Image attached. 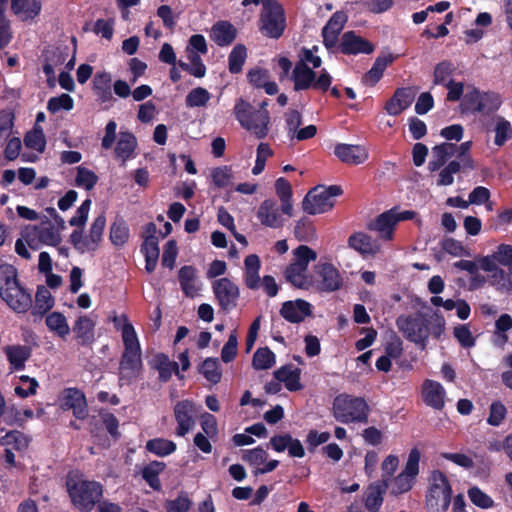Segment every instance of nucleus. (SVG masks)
<instances>
[{
	"label": "nucleus",
	"instance_id": "1",
	"mask_svg": "<svg viewBox=\"0 0 512 512\" xmlns=\"http://www.w3.org/2000/svg\"><path fill=\"white\" fill-rule=\"evenodd\" d=\"M124 350L119 362V380L131 383L142 369V352L137 333L132 323L121 328Z\"/></svg>",
	"mask_w": 512,
	"mask_h": 512
},
{
	"label": "nucleus",
	"instance_id": "2",
	"mask_svg": "<svg viewBox=\"0 0 512 512\" xmlns=\"http://www.w3.org/2000/svg\"><path fill=\"white\" fill-rule=\"evenodd\" d=\"M0 296L17 313H26L32 307V297L19 283L17 269L0 264Z\"/></svg>",
	"mask_w": 512,
	"mask_h": 512
},
{
	"label": "nucleus",
	"instance_id": "3",
	"mask_svg": "<svg viewBox=\"0 0 512 512\" xmlns=\"http://www.w3.org/2000/svg\"><path fill=\"white\" fill-rule=\"evenodd\" d=\"M502 105L499 93L494 91L481 92L477 87L468 86L460 104L459 112L462 115L483 114L490 115Z\"/></svg>",
	"mask_w": 512,
	"mask_h": 512
},
{
	"label": "nucleus",
	"instance_id": "4",
	"mask_svg": "<svg viewBox=\"0 0 512 512\" xmlns=\"http://www.w3.org/2000/svg\"><path fill=\"white\" fill-rule=\"evenodd\" d=\"M233 112L241 127L249 131L257 139H263L268 135L270 124L269 112L257 111L251 103L243 98L236 100Z\"/></svg>",
	"mask_w": 512,
	"mask_h": 512
},
{
	"label": "nucleus",
	"instance_id": "5",
	"mask_svg": "<svg viewBox=\"0 0 512 512\" xmlns=\"http://www.w3.org/2000/svg\"><path fill=\"white\" fill-rule=\"evenodd\" d=\"M369 411V405L363 397L340 394L333 401V416L343 424L367 423Z\"/></svg>",
	"mask_w": 512,
	"mask_h": 512
},
{
	"label": "nucleus",
	"instance_id": "6",
	"mask_svg": "<svg viewBox=\"0 0 512 512\" xmlns=\"http://www.w3.org/2000/svg\"><path fill=\"white\" fill-rule=\"evenodd\" d=\"M66 486L73 505L82 512H91L103 495V486L97 481L69 477Z\"/></svg>",
	"mask_w": 512,
	"mask_h": 512
},
{
	"label": "nucleus",
	"instance_id": "7",
	"mask_svg": "<svg viewBox=\"0 0 512 512\" xmlns=\"http://www.w3.org/2000/svg\"><path fill=\"white\" fill-rule=\"evenodd\" d=\"M291 80L296 92L313 89L325 93L329 90L333 78L326 69H322L317 76L316 72L306 63L296 62Z\"/></svg>",
	"mask_w": 512,
	"mask_h": 512
},
{
	"label": "nucleus",
	"instance_id": "8",
	"mask_svg": "<svg viewBox=\"0 0 512 512\" xmlns=\"http://www.w3.org/2000/svg\"><path fill=\"white\" fill-rule=\"evenodd\" d=\"M259 18L260 32L272 39H279L286 28V16L283 6L277 0H262Z\"/></svg>",
	"mask_w": 512,
	"mask_h": 512
},
{
	"label": "nucleus",
	"instance_id": "9",
	"mask_svg": "<svg viewBox=\"0 0 512 512\" xmlns=\"http://www.w3.org/2000/svg\"><path fill=\"white\" fill-rule=\"evenodd\" d=\"M452 488L447 476L434 470L430 476V486L426 495V507L430 512H446L450 506Z\"/></svg>",
	"mask_w": 512,
	"mask_h": 512
},
{
	"label": "nucleus",
	"instance_id": "10",
	"mask_svg": "<svg viewBox=\"0 0 512 512\" xmlns=\"http://www.w3.org/2000/svg\"><path fill=\"white\" fill-rule=\"evenodd\" d=\"M339 185L316 186L312 188L302 201V209L309 215L322 214L330 211L334 205V197L342 195Z\"/></svg>",
	"mask_w": 512,
	"mask_h": 512
},
{
	"label": "nucleus",
	"instance_id": "11",
	"mask_svg": "<svg viewBox=\"0 0 512 512\" xmlns=\"http://www.w3.org/2000/svg\"><path fill=\"white\" fill-rule=\"evenodd\" d=\"M396 325L404 337L421 346L426 347L429 338V319L421 312L411 315H400Z\"/></svg>",
	"mask_w": 512,
	"mask_h": 512
},
{
	"label": "nucleus",
	"instance_id": "12",
	"mask_svg": "<svg viewBox=\"0 0 512 512\" xmlns=\"http://www.w3.org/2000/svg\"><path fill=\"white\" fill-rule=\"evenodd\" d=\"M212 290L220 310L228 313L237 307L240 290L232 280L226 277L217 279L212 283Z\"/></svg>",
	"mask_w": 512,
	"mask_h": 512
},
{
	"label": "nucleus",
	"instance_id": "13",
	"mask_svg": "<svg viewBox=\"0 0 512 512\" xmlns=\"http://www.w3.org/2000/svg\"><path fill=\"white\" fill-rule=\"evenodd\" d=\"M375 46L369 40L358 35L355 31L344 32L339 42L336 44L332 53H342L343 55L371 54Z\"/></svg>",
	"mask_w": 512,
	"mask_h": 512
},
{
	"label": "nucleus",
	"instance_id": "14",
	"mask_svg": "<svg viewBox=\"0 0 512 512\" xmlns=\"http://www.w3.org/2000/svg\"><path fill=\"white\" fill-rule=\"evenodd\" d=\"M60 408L63 411L71 410L78 420L88 417V403L84 392L76 387L65 388L59 397Z\"/></svg>",
	"mask_w": 512,
	"mask_h": 512
},
{
	"label": "nucleus",
	"instance_id": "15",
	"mask_svg": "<svg viewBox=\"0 0 512 512\" xmlns=\"http://www.w3.org/2000/svg\"><path fill=\"white\" fill-rule=\"evenodd\" d=\"M347 20L348 16L344 11H336L322 28V42L329 52H333L336 44L339 42V36Z\"/></svg>",
	"mask_w": 512,
	"mask_h": 512
},
{
	"label": "nucleus",
	"instance_id": "16",
	"mask_svg": "<svg viewBox=\"0 0 512 512\" xmlns=\"http://www.w3.org/2000/svg\"><path fill=\"white\" fill-rule=\"evenodd\" d=\"M174 417L177 422L176 435L185 436L195 425V403L188 399L178 401L174 406Z\"/></svg>",
	"mask_w": 512,
	"mask_h": 512
},
{
	"label": "nucleus",
	"instance_id": "17",
	"mask_svg": "<svg viewBox=\"0 0 512 512\" xmlns=\"http://www.w3.org/2000/svg\"><path fill=\"white\" fill-rule=\"evenodd\" d=\"M319 277L318 289L322 292H334L343 285V278L338 269L331 263H320L315 267Z\"/></svg>",
	"mask_w": 512,
	"mask_h": 512
},
{
	"label": "nucleus",
	"instance_id": "18",
	"mask_svg": "<svg viewBox=\"0 0 512 512\" xmlns=\"http://www.w3.org/2000/svg\"><path fill=\"white\" fill-rule=\"evenodd\" d=\"M421 398L426 406L441 411L445 407L446 390L440 382L426 379L422 383Z\"/></svg>",
	"mask_w": 512,
	"mask_h": 512
},
{
	"label": "nucleus",
	"instance_id": "19",
	"mask_svg": "<svg viewBox=\"0 0 512 512\" xmlns=\"http://www.w3.org/2000/svg\"><path fill=\"white\" fill-rule=\"evenodd\" d=\"M269 445L278 453H282L287 450L288 455L292 458H303L305 456V449L301 441L297 438H293L290 433L272 436L270 438Z\"/></svg>",
	"mask_w": 512,
	"mask_h": 512
},
{
	"label": "nucleus",
	"instance_id": "20",
	"mask_svg": "<svg viewBox=\"0 0 512 512\" xmlns=\"http://www.w3.org/2000/svg\"><path fill=\"white\" fill-rule=\"evenodd\" d=\"M280 315L290 323H301L312 315V305L303 299L289 300L282 304Z\"/></svg>",
	"mask_w": 512,
	"mask_h": 512
},
{
	"label": "nucleus",
	"instance_id": "21",
	"mask_svg": "<svg viewBox=\"0 0 512 512\" xmlns=\"http://www.w3.org/2000/svg\"><path fill=\"white\" fill-rule=\"evenodd\" d=\"M256 216L260 223L266 227L278 229L284 225L279 207L276 201L272 199H266L260 204Z\"/></svg>",
	"mask_w": 512,
	"mask_h": 512
},
{
	"label": "nucleus",
	"instance_id": "22",
	"mask_svg": "<svg viewBox=\"0 0 512 512\" xmlns=\"http://www.w3.org/2000/svg\"><path fill=\"white\" fill-rule=\"evenodd\" d=\"M414 98L415 92L411 87L397 88L386 102L385 110L389 115L398 116L412 104Z\"/></svg>",
	"mask_w": 512,
	"mask_h": 512
},
{
	"label": "nucleus",
	"instance_id": "23",
	"mask_svg": "<svg viewBox=\"0 0 512 512\" xmlns=\"http://www.w3.org/2000/svg\"><path fill=\"white\" fill-rule=\"evenodd\" d=\"M337 158L349 165H359L368 159V152L365 147L353 144H337L334 148Z\"/></svg>",
	"mask_w": 512,
	"mask_h": 512
},
{
	"label": "nucleus",
	"instance_id": "24",
	"mask_svg": "<svg viewBox=\"0 0 512 512\" xmlns=\"http://www.w3.org/2000/svg\"><path fill=\"white\" fill-rule=\"evenodd\" d=\"M392 53H382L374 61L372 67L363 75L362 82L367 86H375L382 78L387 66L396 60Z\"/></svg>",
	"mask_w": 512,
	"mask_h": 512
},
{
	"label": "nucleus",
	"instance_id": "25",
	"mask_svg": "<svg viewBox=\"0 0 512 512\" xmlns=\"http://www.w3.org/2000/svg\"><path fill=\"white\" fill-rule=\"evenodd\" d=\"M151 368L158 371V379L162 383H167L173 374L179 379H183V375L179 372V365L175 361H170L169 357L164 353H158L151 361Z\"/></svg>",
	"mask_w": 512,
	"mask_h": 512
},
{
	"label": "nucleus",
	"instance_id": "26",
	"mask_svg": "<svg viewBox=\"0 0 512 512\" xmlns=\"http://www.w3.org/2000/svg\"><path fill=\"white\" fill-rule=\"evenodd\" d=\"M237 36L236 28L226 20L217 21L211 28L210 37L220 47L231 45Z\"/></svg>",
	"mask_w": 512,
	"mask_h": 512
},
{
	"label": "nucleus",
	"instance_id": "27",
	"mask_svg": "<svg viewBox=\"0 0 512 512\" xmlns=\"http://www.w3.org/2000/svg\"><path fill=\"white\" fill-rule=\"evenodd\" d=\"M394 214L395 208L381 213L373 222L368 224V229L379 232L381 238L385 240L392 239L393 230L397 224V219H395Z\"/></svg>",
	"mask_w": 512,
	"mask_h": 512
},
{
	"label": "nucleus",
	"instance_id": "28",
	"mask_svg": "<svg viewBox=\"0 0 512 512\" xmlns=\"http://www.w3.org/2000/svg\"><path fill=\"white\" fill-rule=\"evenodd\" d=\"M112 77L109 72H97L93 78V92L101 104L114 102L111 91Z\"/></svg>",
	"mask_w": 512,
	"mask_h": 512
},
{
	"label": "nucleus",
	"instance_id": "29",
	"mask_svg": "<svg viewBox=\"0 0 512 512\" xmlns=\"http://www.w3.org/2000/svg\"><path fill=\"white\" fill-rule=\"evenodd\" d=\"M244 283L248 289L257 290L261 286L259 270L261 261L258 255L250 254L244 259Z\"/></svg>",
	"mask_w": 512,
	"mask_h": 512
},
{
	"label": "nucleus",
	"instance_id": "30",
	"mask_svg": "<svg viewBox=\"0 0 512 512\" xmlns=\"http://www.w3.org/2000/svg\"><path fill=\"white\" fill-rule=\"evenodd\" d=\"M387 484L372 483L363 493V503L369 512H378L384 501Z\"/></svg>",
	"mask_w": 512,
	"mask_h": 512
},
{
	"label": "nucleus",
	"instance_id": "31",
	"mask_svg": "<svg viewBox=\"0 0 512 512\" xmlns=\"http://www.w3.org/2000/svg\"><path fill=\"white\" fill-rule=\"evenodd\" d=\"M94 321L88 316H79L73 326L76 340L81 346H88L94 342Z\"/></svg>",
	"mask_w": 512,
	"mask_h": 512
},
{
	"label": "nucleus",
	"instance_id": "32",
	"mask_svg": "<svg viewBox=\"0 0 512 512\" xmlns=\"http://www.w3.org/2000/svg\"><path fill=\"white\" fill-rule=\"evenodd\" d=\"M4 352L11 369L20 371L24 369L25 362L31 357L32 349L27 345H8L4 348Z\"/></svg>",
	"mask_w": 512,
	"mask_h": 512
},
{
	"label": "nucleus",
	"instance_id": "33",
	"mask_svg": "<svg viewBox=\"0 0 512 512\" xmlns=\"http://www.w3.org/2000/svg\"><path fill=\"white\" fill-rule=\"evenodd\" d=\"M284 277L287 282L298 289L308 290L312 284L311 276L307 274V270L297 266L292 261L285 268Z\"/></svg>",
	"mask_w": 512,
	"mask_h": 512
},
{
	"label": "nucleus",
	"instance_id": "34",
	"mask_svg": "<svg viewBox=\"0 0 512 512\" xmlns=\"http://www.w3.org/2000/svg\"><path fill=\"white\" fill-rule=\"evenodd\" d=\"M39 0H11V10L22 21L33 20L41 12Z\"/></svg>",
	"mask_w": 512,
	"mask_h": 512
},
{
	"label": "nucleus",
	"instance_id": "35",
	"mask_svg": "<svg viewBox=\"0 0 512 512\" xmlns=\"http://www.w3.org/2000/svg\"><path fill=\"white\" fill-rule=\"evenodd\" d=\"M301 370L293 368L291 364L284 365L274 371V377L279 382H283L289 391H299L303 388L300 383Z\"/></svg>",
	"mask_w": 512,
	"mask_h": 512
},
{
	"label": "nucleus",
	"instance_id": "36",
	"mask_svg": "<svg viewBox=\"0 0 512 512\" xmlns=\"http://www.w3.org/2000/svg\"><path fill=\"white\" fill-rule=\"evenodd\" d=\"M136 148V137L129 131L120 132V136L115 147V154L117 158L122 160L123 166L127 160L135 156Z\"/></svg>",
	"mask_w": 512,
	"mask_h": 512
},
{
	"label": "nucleus",
	"instance_id": "37",
	"mask_svg": "<svg viewBox=\"0 0 512 512\" xmlns=\"http://www.w3.org/2000/svg\"><path fill=\"white\" fill-rule=\"evenodd\" d=\"M196 278L197 270L194 266L185 265L179 269L178 280L185 296L194 298L197 295L199 288L195 285Z\"/></svg>",
	"mask_w": 512,
	"mask_h": 512
},
{
	"label": "nucleus",
	"instance_id": "38",
	"mask_svg": "<svg viewBox=\"0 0 512 512\" xmlns=\"http://www.w3.org/2000/svg\"><path fill=\"white\" fill-rule=\"evenodd\" d=\"M55 304V299L45 286H38L35 295V304L32 307L31 314L41 319Z\"/></svg>",
	"mask_w": 512,
	"mask_h": 512
},
{
	"label": "nucleus",
	"instance_id": "39",
	"mask_svg": "<svg viewBox=\"0 0 512 512\" xmlns=\"http://www.w3.org/2000/svg\"><path fill=\"white\" fill-rule=\"evenodd\" d=\"M348 245L361 255H374L378 251V247L374 244L372 238L363 232H355L350 235Z\"/></svg>",
	"mask_w": 512,
	"mask_h": 512
},
{
	"label": "nucleus",
	"instance_id": "40",
	"mask_svg": "<svg viewBox=\"0 0 512 512\" xmlns=\"http://www.w3.org/2000/svg\"><path fill=\"white\" fill-rule=\"evenodd\" d=\"M166 464L160 461H151L141 470L142 478L154 491H160L162 484L159 475L165 470Z\"/></svg>",
	"mask_w": 512,
	"mask_h": 512
},
{
	"label": "nucleus",
	"instance_id": "41",
	"mask_svg": "<svg viewBox=\"0 0 512 512\" xmlns=\"http://www.w3.org/2000/svg\"><path fill=\"white\" fill-rule=\"evenodd\" d=\"M276 194L281 201V211L283 214L292 216L293 204H292V187L288 180L283 177L278 178L275 181Z\"/></svg>",
	"mask_w": 512,
	"mask_h": 512
},
{
	"label": "nucleus",
	"instance_id": "42",
	"mask_svg": "<svg viewBox=\"0 0 512 512\" xmlns=\"http://www.w3.org/2000/svg\"><path fill=\"white\" fill-rule=\"evenodd\" d=\"M106 225V217L102 213L98 215L92 222L89 234L86 236L88 241V251L93 252L96 251L99 243L102 240L103 231Z\"/></svg>",
	"mask_w": 512,
	"mask_h": 512
},
{
	"label": "nucleus",
	"instance_id": "43",
	"mask_svg": "<svg viewBox=\"0 0 512 512\" xmlns=\"http://www.w3.org/2000/svg\"><path fill=\"white\" fill-rule=\"evenodd\" d=\"M198 371L212 384H218L222 379V370L218 358H206L200 365Z\"/></svg>",
	"mask_w": 512,
	"mask_h": 512
},
{
	"label": "nucleus",
	"instance_id": "44",
	"mask_svg": "<svg viewBox=\"0 0 512 512\" xmlns=\"http://www.w3.org/2000/svg\"><path fill=\"white\" fill-rule=\"evenodd\" d=\"M512 271H505L503 268H499L493 274L488 275V281L490 285L496 288L501 293L510 294L512 292Z\"/></svg>",
	"mask_w": 512,
	"mask_h": 512
},
{
	"label": "nucleus",
	"instance_id": "45",
	"mask_svg": "<svg viewBox=\"0 0 512 512\" xmlns=\"http://www.w3.org/2000/svg\"><path fill=\"white\" fill-rule=\"evenodd\" d=\"M46 325L48 329L54 332L60 338H66L70 333V328L66 317L60 312H52L46 317Z\"/></svg>",
	"mask_w": 512,
	"mask_h": 512
},
{
	"label": "nucleus",
	"instance_id": "46",
	"mask_svg": "<svg viewBox=\"0 0 512 512\" xmlns=\"http://www.w3.org/2000/svg\"><path fill=\"white\" fill-rule=\"evenodd\" d=\"M146 450L159 457L168 456L176 451V444L165 438H154L146 442Z\"/></svg>",
	"mask_w": 512,
	"mask_h": 512
},
{
	"label": "nucleus",
	"instance_id": "47",
	"mask_svg": "<svg viewBox=\"0 0 512 512\" xmlns=\"http://www.w3.org/2000/svg\"><path fill=\"white\" fill-rule=\"evenodd\" d=\"M493 120L495 121L493 128L495 133L494 144L501 147L512 138V126L511 123L502 116H496Z\"/></svg>",
	"mask_w": 512,
	"mask_h": 512
},
{
	"label": "nucleus",
	"instance_id": "48",
	"mask_svg": "<svg viewBox=\"0 0 512 512\" xmlns=\"http://www.w3.org/2000/svg\"><path fill=\"white\" fill-rule=\"evenodd\" d=\"M294 235L297 240L302 242H311L316 239V228L314 223L308 217H302L294 227Z\"/></svg>",
	"mask_w": 512,
	"mask_h": 512
},
{
	"label": "nucleus",
	"instance_id": "49",
	"mask_svg": "<svg viewBox=\"0 0 512 512\" xmlns=\"http://www.w3.org/2000/svg\"><path fill=\"white\" fill-rule=\"evenodd\" d=\"M276 363L275 354L268 347L258 348L252 359V366L255 370H267Z\"/></svg>",
	"mask_w": 512,
	"mask_h": 512
},
{
	"label": "nucleus",
	"instance_id": "50",
	"mask_svg": "<svg viewBox=\"0 0 512 512\" xmlns=\"http://www.w3.org/2000/svg\"><path fill=\"white\" fill-rule=\"evenodd\" d=\"M188 59L190 61V64L185 63L183 61H179V67L196 78L204 77L206 74V66L202 62L200 55L194 51H189Z\"/></svg>",
	"mask_w": 512,
	"mask_h": 512
},
{
	"label": "nucleus",
	"instance_id": "51",
	"mask_svg": "<svg viewBox=\"0 0 512 512\" xmlns=\"http://www.w3.org/2000/svg\"><path fill=\"white\" fill-rule=\"evenodd\" d=\"M247 58V49L243 44H237L231 50L228 56V69L232 74H238L242 71Z\"/></svg>",
	"mask_w": 512,
	"mask_h": 512
},
{
	"label": "nucleus",
	"instance_id": "52",
	"mask_svg": "<svg viewBox=\"0 0 512 512\" xmlns=\"http://www.w3.org/2000/svg\"><path fill=\"white\" fill-rule=\"evenodd\" d=\"M24 144L27 148L43 153L46 147V138L43 129L35 125L24 137Z\"/></svg>",
	"mask_w": 512,
	"mask_h": 512
},
{
	"label": "nucleus",
	"instance_id": "53",
	"mask_svg": "<svg viewBox=\"0 0 512 512\" xmlns=\"http://www.w3.org/2000/svg\"><path fill=\"white\" fill-rule=\"evenodd\" d=\"M0 441L3 445L12 446L16 451H24L30 444V438L19 430L8 431Z\"/></svg>",
	"mask_w": 512,
	"mask_h": 512
},
{
	"label": "nucleus",
	"instance_id": "54",
	"mask_svg": "<svg viewBox=\"0 0 512 512\" xmlns=\"http://www.w3.org/2000/svg\"><path fill=\"white\" fill-rule=\"evenodd\" d=\"M129 239V228L126 222L120 218L110 227V240L115 246H123Z\"/></svg>",
	"mask_w": 512,
	"mask_h": 512
},
{
	"label": "nucleus",
	"instance_id": "55",
	"mask_svg": "<svg viewBox=\"0 0 512 512\" xmlns=\"http://www.w3.org/2000/svg\"><path fill=\"white\" fill-rule=\"evenodd\" d=\"M38 240L49 246H58L61 242V235L53 225L49 223L48 227H34Z\"/></svg>",
	"mask_w": 512,
	"mask_h": 512
},
{
	"label": "nucleus",
	"instance_id": "56",
	"mask_svg": "<svg viewBox=\"0 0 512 512\" xmlns=\"http://www.w3.org/2000/svg\"><path fill=\"white\" fill-rule=\"evenodd\" d=\"M317 259V253L307 245H299L293 250L292 262L308 270L309 263Z\"/></svg>",
	"mask_w": 512,
	"mask_h": 512
},
{
	"label": "nucleus",
	"instance_id": "57",
	"mask_svg": "<svg viewBox=\"0 0 512 512\" xmlns=\"http://www.w3.org/2000/svg\"><path fill=\"white\" fill-rule=\"evenodd\" d=\"M192 500L187 492L182 491L175 499L166 500L164 508L166 512H188L192 507Z\"/></svg>",
	"mask_w": 512,
	"mask_h": 512
},
{
	"label": "nucleus",
	"instance_id": "58",
	"mask_svg": "<svg viewBox=\"0 0 512 512\" xmlns=\"http://www.w3.org/2000/svg\"><path fill=\"white\" fill-rule=\"evenodd\" d=\"M98 182V176L91 170L83 167H77V175L75 178V184L78 187H82L87 191L92 190Z\"/></svg>",
	"mask_w": 512,
	"mask_h": 512
},
{
	"label": "nucleus",
	"instance_id": "59",
	"mask_svg": "<svg viewBox=\"0 0 512 512\" xmlns=\"http://www.w3.org/2000/svg\"><path fill=\"white\" fill-rule=\"evenodd\" d=\"M461 163L456 160L450 161L444 168L439 172L437 185L438 186H449L454 182V174L460 172Z\"/></svg>",
	"mask_w": 512,
	"mask_h": 512
},
{
	"label": "nucleus",
	"instance_id": "60",
	"mask_svg": "<svg viewBox=\"0 0 512 512\" xmlns=\"http://www.w3.org/2000/svg\"><path fill=\"white\" fill-rule=\"evenodd\" d=\"M211 95L207 89L196 87L192 89L186 96L185 102L188 107H203L210 100Z\"/></svg>",
	"mask_w": 512,
	"mask_h": 512
},
{
	"label": "nucleus",
	"instance_id": "61",
	"mask_svg": "<svg viewBox=\"0 0 512 512\" xmlns=\"http://www.w3.org/2000/svg\"><path fill=\"white\" fill-rule=\"evenodd\" d=\"M467 493L470 501L479 508L489 509L494 506V500L477 486L469 488Z\"/></svg>",
	"mask_w": 512,
	"mask_h": 512
},
{
	"label": "nucleus",
	"instance_id": "62",
	"mask_svg": "<svg viewBox=\"0 0 512 512\" xmlns=\"http://www.w3.org/2000/svg\"><path fill=\"white\" fill-rule=\"evenodd\" d=\"M455 70L454 65L450 61H442L438 63L434 68V79L435 85L446 86L449 81V77Z\"/></svg>",
	"mask_w": 512,
	"mask_h": 512
},
{
	"label": "nucleus",
	"instance_id": "63",
	"mask_svg": "<svg viewBox=\"0 0 512 512\" xmlns=\"http://www.w3.org/2000/svg\"><path fill=\"white\" fill-rule=\"evenodd\" d=\"M74 107L73 98L66 93L57 97H51L47 103V109L50 113H57L60 110L70 111Z\"/></svg>",
	"mask_w": 512,
	"mask_h": 512
},
{
	"label": "nucleus",
	"instance_id": "64",
	"mask_svg": "<svg viewBox=\"0 0 512 512\" xmlns=\"http://www.w3.org/2000/svg\"><path fill=\"white\" fill-rule=\"evenodd\" d=\"M494 259L498 261V264L506 267L509 271H512V245L500 244L493 252Z\"/></svg>",
	"mask_w": 512,
	"mask_h": 512
}]
</instances>
